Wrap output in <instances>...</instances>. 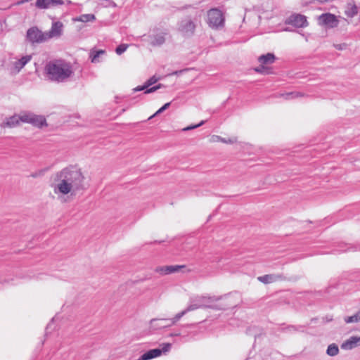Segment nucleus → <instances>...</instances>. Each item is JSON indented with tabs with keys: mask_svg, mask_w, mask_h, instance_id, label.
<instances>
[{
	"mask_svg": "<svg viewBox=\"0 0 360 360\" xmlns=\"http://www.w3.org/2000/svg\"><path fill=\"white\" fill-rule=\"evenodd\" d=\"M45 72L49 80L58 83L67 82L74 75L72 65L62 60L48 63Z\"/></svg>",
	"mask_w": 360,
	"mask_h": 360,
	"instance_id": "f257e3e1",
	"label": "nucleus"
},
{
	"mask_svg": "<svg viewBox=\"0 0 360 360\" xmlns=\"http://www.w3.org/2000/svg\"><path fill=\"white\" fill-rule=\"evenodd\" d=\"M57 173L76 193L83 188L84 176L79 169L66 167Z\"/></svg>",
	"mask_w": 360,
	"mask_h": 360,
	"instance_id": "f03ea898",
	"label": "nucleus"
},
{
	"mask_svg": "<svg viewBox=\"0 0 360 360\" xmlns=\"http://www.w3.org/2000/svg\"><path fill=\"white\" fill-rule=\"evenodd\" d=\"M52 188L54 193L58 196V198L61 202H65V196L73 195L76 192L72 188L70 185L64 181L61 177L56 173L54 176L53 183L52 184Z\"/></svg>",
	"mask_w": 360,
	"mask_h": 360,
	"instance_id": "7ed1b4c3",
	"label": "nucleus"
},
{
	"mask_svg": "<svg viewBox=\"0 0 360 360\" xmlns=\"http://www.w3.org/2000/svg\"><path fill=\"white\" fill-rule=\"evenodd\" d=\"M221 297L198 295L192 297L188 306V310H195L200 308H216L214 303L219 300Z\"/></svg>",
	"mask_w": 360,
	"mask_h": 360,
	"instance_id": "20e7f679",
	"label": "nucleus"
},
{
	"mask_svg": "<svg viewBox=\"0 0 360 360\" xmlns=\"http://www.w3.org/2000/svg\"><path fill=\"white\" fill-rule=\"evenodd\" d=\"M207 22L215 29L224 27V17L222 12L217 8H212L207 13Z\"/></svg>",
	"mask_w": 360,
	"mask_h": 360,
	"instance_id": "39448f33",
	"label": "nucleus"
},
{
	"mask_svg": "<svg viewBox=\"0 0 360 360\" xmlns=\"http://www.w3.org/2000/svg\"><path fill=\"white\" fill-rule=\"evenodd\" d=\"M167 33L159 29H155L148 35H143V40L147 41L153 46H159L165 42V37Z\"/></svg>",
	"mask_w": 360,
	"mask_h": 360,
	"instance_id": "423d86ee",
	"label": "nucleus"
},
{
	"mask_svg": "<svg viewBox=\"0 0 360 360\" xmlns=\"http://www.w3.org/2000/svg\"><path fill=\"white\" fill-rule=\"evenodd\" d=\"M172 345L170 343H164L162 348L153 349L143 354L137 360H150L161 356L162 353H166L170 350Z\"/></svg>",
	"mask_w": 360,
	"mask_h": 360,
	"instance_id": "0eeeda50",
	"label": "nucleus"
},
{
	"mask_svg": "<svg viewBox=\"0 0 360 360\" xmlns=\"http://www.w3.org/2000/svg\"><path fill=\"white\" fill-rule=\"evenodd\" d=\"M27 39L32 44L41 43L48 40L46 32H42L36 27H32L27 30Z\"/></svg>",
	"mask_w": 360,
	"mask_h": 360,
	"instance_id": "6e6552de",
	"label": "nucleus"
},
{
	"mask_svg": "<svg viewBox=\"0 0 360 360\" xmlns=\"http://www.w3.org/2000/svg\"><path fill=\"white\" fill-rule=\"evenodd\" d=\"M319 24L328 28H334L338 25L337 17L330 13H323L319 17Z\"/></svg>",
	"mask_w": 360,
	"mask_h": 360,
	"instance_id": "1a4fd4ad",
	"label": "nucleus"
},
{
	"mask_svg": "<svg viewBox=\"0 0 360 360\" xmlns=\"http://www.w3.org/2000/svg\"><path fill=\"white\" fill-rule=\"evenodd\" d=\"M158 78L155 77V76H153L149 79H148L145 82V84L143 85L136 86V88H134L133 89V91L134 92H136V91H140L146 90L145 91V94L153 93V92L157 91L158 89H160L161 86H162V84H158V85H156L155 86H153L151 88H148L149 86H150L153 84L156 83L158 82Z\"/></svg>",
	"mask_w": 360,
	"mask_h": 360,
	"instance_id": "9d476101",
	"label": "nucleus"
},
{
	"mask_svg": "<svg viewBox=\"0 0 360 360\" xmlns=\"http://www.w3.org/2000/svg\"><path fill=\"white\" fill-rule=\"evenodd\" d=\"M195 25L190 19H185L181 21L179 25V32L184 36L193 34L195 30Z\"/></svg>",
	"mask_w": 360,
	"mask_h": 360,
	"instance_id": "9b49d317",
	"label": "nucleus"
},
{
	"mask_svg": "<svg viewBox=\"0 0 360 360\" xmlns=\"http://www.w3.org/2000/svg\"><path fill=\"white\" fill-rule=\"evenodd\" d=\"M64 3L63 0H37L35 6L39 9H47L51 7L63 5Z\"/></svg>",
	"mask_w": 360,
	"mask_h": 360,
	"instance_id": "f8f14e48",
	"label": "nucleus"
},
{
	"mask_svg": "<svg viewBox=\"0 0 360 360\" xmlns=\"http://www.w3.org/2000/svg\"><path fill=\"white\" fill-rule=\"evenodd\" d=\"M184 265H172L158 266L155 271L160 275H167L175 272H178L181 269L184 268Z\"/></svg>",
	"mask_w": 360,
	"mask_h": 360,
	"instance_id": "ddd939ff",
	"label": "nucleus"
},
{
	"mask_svg": "<svg viewBox=\"0 0 360 360\" xmlns=\"http://www.w3.org/2000/svg\"><path fill=\"white\" fill-rule=\"evenodd\" d=\"M31 55H26L13 63L12 71L15 73L19 72L30 60Z\"/></svg>",
	"mask_w": 360,
	"mask_h": 360,
	"instance_id": "4468645a",
	"label": "nucleus"
},
{
	"mask_svg": "<svg viewBox=\"0 0 360 360\" xmlns=\"http://www.w3.org/2000/svg\"><path fill=\"white\" fill-rule=\"evenodd\" d=\"M288 23L297 27H303L307 26V21L304 15L295 14L288 18Z\"/></svg>",
	"mask_w": 360,
	"mask_h": 360,
	"instance_id": "2eb2a0df",
	"label": "nucleus"
},
{
	"mask_svg": "<svg viewBox=\"0 0 360 360\" xmlns=\"http://www.w3.org/2000/svg\"><path fill=\"white\" fill-rule=\"evenodd\" d=\"M149 324L150 328L153 330H159L171 326L167 319H153L150 321Z\"/></svg>",
	"mask_w": 360,
	"mask_h": 360,
	"instance_id": "dca6fc26",
	"label": "nucleus"
},
{
	"mask_svg": "<svg viewBox=\"0 0 360 360\" xmlns=\"http://www.w3.org/2000/svg\"><path fill=\"white\" fill-rule=\"evenodd\" d=\"M63 24L58 21L52 24L51 28L49 32H46L47 39H49L54 37H59L62 34Z\"/></svg>",
	"mask_w": 360,
	"mask_h": 360,
	"instance_id": "f3484780",
	"label": "nucleus"
},
{
	"mask_svg": "<svg viewBox=\"0 0 360 360\" xmlns=\"http://www.w3.org/2000/svg\"><path fill=\"white\" fill-rule=\"evenodd\" d=\"M20 117L18 115H14L9 117L6 118V120L0 124L2 128H13L20 124Z\"/></svg>",
	"mask_w": 360,
	"mask_h": 360,
	"instance_id": "a211bd4d",
	"label": "nucleus"
},
{
	"mask_svg": "<svg viewBox=\"0 0 360 360\" xmlns=\"http://www.w3.org/2000/svg\"><path fill=\"white\" fill-rule=\"evenodd\" d=\"M358 345H360V337L352 336L342 344L341 348L345 350H349Z\"/></svg>",
	"mask_w": 360,
	"mask_h": 360,
	"instance_id": "6ab92c4d",
	"label": "nucleus"
},
{
	"mask_svg": "<svg viewBox=\"0 0 360 360\" xmlns=\"http://www.w3.org/2000/svg\"><path fill=\"white\" fill-rule=\"evenodd\" d=\"M282 276L281 275L276 274H266L264 276H259L257 279L265 284L274 283L279 279H281Z\"/></svg>",
	"mask_w": 360,
	"mask_h": 360,
	"instance_id": "aec40b11",
	"label": "nucleus"
},
{
	"mask_svg": "<svg viewBox=\"0 0 360 360\" xmlns=\"http://www.w3.org/2000/svg\"><path fill=\"white\" fill-rule=\"evenodd\" d=\"M259 62L262 65L272 64L275 61V56L271 53L262 55L258 58Z\"/></svg>",
	"mask_w": 360,
	"mask_h": 360,
	"instance_id": "412c9836",
	"label": "nucleus"
},
{
	"mask_svg": "<svg viewBox=\"0 0 360 360\" xmlns=\"http://www.w3.org/2000/svg\"><path fill=\"white\" fill-rule=\"evenodd\" d=\"M358 13V8L353 4H348L345 8V13L349 18H353Z\"/></svg>",
	"mask_w": 360,
	"mask_h": 360,
	"instance_id": "4be33fe9",
	"label": "nucleus"
},
{
	"mask_svg": "<svg viewBox=\"0 0 360 360\" xmlns=\"http://www.w3.org/2000/svg\"><path fill=\"white\" fill-rule=\"evenodd\" d=\"M30 123L34 126L42 127L46 124V120L43 116L32 114Z\"/></svg>",
	"mask_w": 360,
	"mask_h": 360,
	"instance_id": "5701e85b",
	"label": "nucleus"
},
{
	"mask_svg": "<svg viewBox=\"0 0 360 360\" xmlns=\"http://www.w3.org/2000/svg\"><path fill=\"white\" fill-rule=\"evenodd\" d=\"M95 20L96 16L94 14H82L74 19L75 21L82 22H93Z\"/></svg>",
	"mask_w": 360,
	"mask_h": 360,
	"instance_id": "b1692460",
	"label": "nucleus"
},
{
	"mask_svg": "<svg viewBox=\"0 0 360 360\" xmlns=\"http://www.w3.org/2000/svg\"><path fill=\"white\" fill-rule=\"evenodd\" d=\"M192 310H188V307L183 310L182 311L176 314L174 318L172 319H167L168 321L169 322V325L173 326L178 321L180 320V319L181 317H183L186 313H188V311H191Z\"/></svg>",
	"mask_w": 360,
	"mask_h": 360,
	"instance_id": "393cba45",
	"label": "nucleus"
},
{
	"mask_svg": "<svg viewBox=\"0 0 360 360\" xmlns=\"http://www.w3.org/2000/svg\"><path fill=\"white\" fill-rule=\"evenodd\" d=\"M339 352L338 347L335 344H331L328 347L326 353L330 356H336Z\"/></svg>",
	"mask_w": 360,
	"mask_h": 360,
	"instance_id": "a878e982",
	"label": "nucleus"
},
{
	"mask_svg": "<svg viewBox=\"0 0 360 360\" xmlns=\"http://www.w3.org/2000/svg\"><path fill=\"white\" fill-rule=\"evenodd\" d=\"M20 117V122H27L30 123L31 117L32 115V113H22V115H18Z\"/></svg>",
	"mask_w": 360,
	"mask_h": 360,
	"instance_id": "bb28decb",
	"label": "nucleus"
},
{
	"mask_svg": "<svg viewBox=\"0 0 360 360\" xmlns=\"http://www.w3.org/2000/svg\"><path fill=\"white\" fill-rule=\"evenodd\" d=\"M360 320V313L357 312L356 314L345 318V321L346 323H354L358 322Z\"/></svg>",
	"mask_w": 360,
	"mask_h": 360,
	"instance_id": "cd10ccee",
	"label": "nucleus"
},
{
	"mask_svg": "<svg viewBox=\"0 0 360 360\" xmlns=\"http://www.w3.org/2000/svg\"><path fill=\"white\" fill-rule=\"evenodd\" d=\"M127 47H128V45H127V44H120V46H118L116 48L115 52L117 55H121L127 50Z\"/></svg>",
	"mask_w": 360,
	"mask_h": 360,
	"instance_id": "c85d7f7f",
	"label": "nucleus"
},
{
	"mask_svg": "<svg viewBox=\"0 0 360 360\" xmlns=\"http://www.w3.org/2000/svg\"><path fill=\"white\" fill-rule=\"evenodd\" d=\"M255 70L259 73H269V68H266L264 65L260 63V65L255 69Z\"/></svg>",
	"mask_w": 360,
	"mask_h": 360,
	"instance_id": "c756f323",
	"label": "nucleus"
},
{
	"mask_svg": "<svg viewBox=\"0 0 360 360\" xmlns=\"http://www.w3.org/2000/svg\"><path fill=\"white\" fill-rule=\"evenodd\" d=\"M170 105V103H165L163 106H162L155 114H153L152 116H150L149 117V119H151L153 117H154L155 116H156L157 115L162 112L163 111H165V110H167Z\"/></svg>",
	"mask_w": 360,
	"mask_h": 360,
	"instance_id": "7c9ffc66",
	"label": "nucleus"
},
{
	"mask_svg": "<svg viewBox=\"0 0 360 360\" xmlns=\"http://www.w3.org/2000/svg\"><path fill=\"white\" fill-rule=\"evenodd\" d=\"M104 51L100 50L98 51H96L94 54L91 55V62L92 63H96L98 62V58L101 54H103Z\"/></svg>",
	"mask_w": 360,
	"mask_h": 360,
	"instance_id": "2f4dec72",
	"label": "nucleus"
},
{
	"mask_svg": "<svg viewBox=\"0 0 360 360\" xmlns=\"http://www.w3.org/2000/svg\"><path fill=\"white\" fill-rule=\"evenodd\" d=\"M205 123V121L202 120L201 121L199 124H195V125H191V126H188L187 127H185L183 129V131H188V130H191V129H194L197 127H199L200 126H202L203 124Z\"/></svg>",
	"mask_w": 360,
	"mask_h": 360,
	"instance_id": "473e14b6",
	"label": "nucleus"
},
{
	"mask_svg": "<svg viewBox=\"0 0 360 360\" xmlns=\"http://www.w3.org/2000/svg\"><path fill=\"white\" fill-rule=\"evenodd\" d=\"M221 141H224V138H222L219 136H217V135H212L210 139V141L212 143L219 142V141L221 142Z\"/></svg>",
	"mask_w": 360,
	"mask_h": 360,
	"instance_id": "72a5a7b5",
	"label": "nucleus"
},
{
	"mask_svg": "<svg viewBox=\"0 0 360 360\" xmlns=\"http://www.w3.org/2000/svg\"><path fill=\"white\" fill-rule=\"evenodd\" d=\"M44 174V170H39V171L32 173L30 174V176L32 178H37V177L43 176Z\"/></svg>",
	"mask_w": 360,
	"mask_h": 360,
	"instance_id": "f704fd0d",
	"label": "nucleus"
},
{
	"mask_svg": "<svg viewBox=\"0 0 360 360\" xmlns=\"http://www.w3.org/2000/svg\"><path fill=\"white\" fill-rule=\"evenodd\" d=\"M236 138L235 137H233V138H229L228 139H226L224 138V141H221L222 143H233L235 142H236Z\"/></svg>",
	"mask_w": 360,
	"mask_h": 360,
	"instance_id": "c9c22d12",
	"label": "nucleus"
},
{
	"mask_svg": "<svg viewBox=\"0 0 360 360\" xmlns=\"http://www.w3.org/2000/svg\"><path fill=\"white\" fill-rule=\"evenodd\" d=\"M300 96V93H297V92H295V93L292 92V93H289V94H287L285 95L286 99H288V98H292L295 96Z\"/></svg>",
	"mask_w": 360,
	"mask_h": 360,
	"instance_id": "e433bc0d",
	"label": "nucleus"
},
{
	"mask_svg": "<svg viewBox=\"0 0 360 360\" xmlns=\"http://www.w3.org/2000/svg\"><path fill=\"white\" fill-rule=\"evenodd\" d=\"M335 47L338 50H343V49H346L347 44H336V45H335Z\"/></svg>",
	"mask_w": 360,
	"mask_h": 360,
	"instance_id": "4c0bfd02",
	"label": "nucleus"
},
{
	"mask_svg": "<svg viewBox=\"0 0 360 360\" xmlns=\"http://www.w3.org/2000/svg\"><path fill=\"white\" fill-rule=\"evenodd\" d=\"M287 329L290 331V332H292V331H295L296 329L294 326H289L287 328Z\"/></svg>",
	"mask_w": 360,
	"mask_h": 360,
	"instance_id": "58836bf2",
	"label": "nucleus"
},
{
	"mask_svg": "<svg viewBox=\"0 0 360 360\" xmlns=\"http://www.w3.org/2000/svg\"><path fill=\"white\" fill-rule=\"evenodd\" d=\"M67 4H71L72 1L70 0L66 1Z\"/></svg>",
	"mask_w": 360,
	"mask_h": 360,
	"instance_id": "ea45409f",
	"label": "nucleus"
}]
</instances>
